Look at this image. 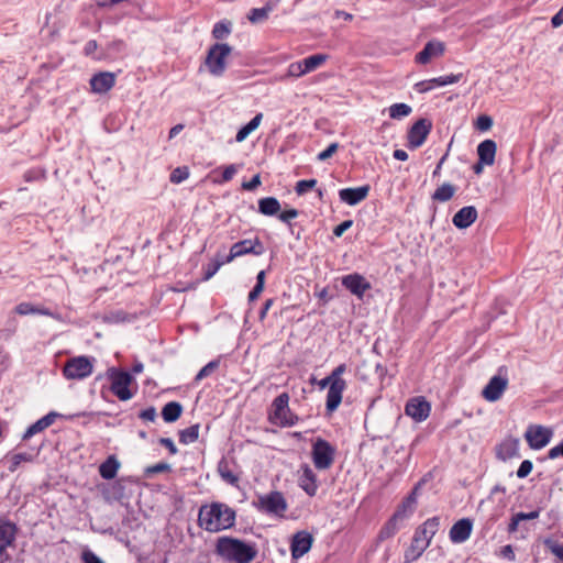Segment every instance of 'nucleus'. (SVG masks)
Here are the masks:
<instances>
[{
	"mask_svg": "<svg viewBox=\"0 0 563 563\" xmlns=\"http://www.w3.org/2000/svg\"><path fill=\"white\" fill-rule=\"evenodd\" d=\"M18 532V527L10 520L0 519V554L5 552L7 548L13 544Z\"/></svg>",
	"mask_w": 563,
	"mask_h": 563,
	"instance_id": "aec40b11",
	"label": "nucleus"
},
{
	"mask_svg": "<svg viewBox=\"0 0 563 563\" xmlns=\"http://www.w3.org/2000/svg\"><path fill=\"white\" fill-rule=\"evenodd\" d=\"M107 375L111 380L110 390L121 401L130 400L133 397V394L129 388L130 384L133 380V377L130 373L122 369H118L115 367H111L108 369Z\"/></svg>",
	"mask_w": 563,
	"mask_h": 563,
	"instance_id": "0eeeda50",
	"label": "nucleus"
},
{
	"mask_svg": "<svg viewBox=\"0 0 563 563\" xmlns=\"http://www.w3.org/2000/svg\"><path fill=\"white\" fill-rule=\"evenodd\" d=\"M497 145L493 140H485L477 146V155L481 163L492 166L495 163Z\"/></svg>",
	"mask_w": 563,
	"mask_h": 563,
	"instance_id": "393cba45",
	"label": "nucleus"
},
{
	"mask_svg": "<svg viewBox=\"0 0 563 563\" xmlns=\"http://www.w3.org/2000/svg\"><path fill=\"white\" fill-rule=\"evenodd\" d=\"M475 125L479 131H487L493 126V119L489 115L482 114L477 118Z\"/></svg>",
	"mask_w": 563,
	"mask_h": 563,
	"instance_id": "09e8293b",
	"label": "nucleus"
},
{
	"mask_svg": "<svg viewBox=\"0 0 563 563\" xmlns=\"http://www.w3.org/2000/svg\"><path fill=\"white\" fill-rule=\"evenodd\" d=\"M317 185V179H302L296 184L295 190L297 195H303Z\"/></svg>",
	"mask_w": 563,
	"mask_h": 563,
	"instance_id": "a18cd8bd",
	"label": "nucleus"
},
{
	"mask_svg": "<svg viewBox=\"0 0 563 563\" xmlns=\"http://www.w3.org/2000/svg\"><path fill=\"white\" fill-rule=\"evenodd\" d=\"M444 51L445 46L442 42L430 41L424 45L423 49L416 55V62L426 65L433 58L442 56Z\"/></svg>",
	"mask_w": 563,
	"mask_h": 563,
	"instance_id": "f3484780",
	"label": "nucleus"
},
{
	"mask_svg": "<svg viewBox=\"0 0 563 563\" xmlns=\"http://www.w3.org/2000/svg\"><path fill=\"white\" fill-rule=\"evenodd\" d=\"M264 252V245L258 238H255L254 240H242L234 243L231 246L229 255L225 256V262H232L234 258L246 254H253L258 256L262 255Z\"/></svg>",
	"mask_w": 563,
	"mask_h": 563,
	"instance_id": "9b49d317",
	"label": "nucleus"
},
{
	"mask_svg": "<svg viewBox=\"0 0 563 563\" xmlns=\"http://www.w3.org/2000/svg\"><path fill=\"white\" fill-rule=\"evenodd\" d=\"M91 91L95 93H106L115 85V74L111 71H100L95 74L89 80Z\"/></svg>",
	"mask_w": 563,
	"mask_h": 563,
	"instance_id": "dca6fc26",
	"label": "nucleus"
},
{
	"mask_svg": "<svg viewBox=\"0 0 563 563\" xmlns=\"http://www.w3.org/2000/svg\"><path fill=\"white\" fill-rule=\"evenodd\" d=\"M232 23L228 20L217 22L212 29V36L216 40H222L231 33Z\"/></svg>",
	"mask_w": 563,
	"mask_h": 563,
	"instance_id": "c9c22d12",
	"label": "nucleus"
},
{
	"mask_svg": "<svg viewBox=\"0 0 563 563\" xmlns=\"http://www.w3.org/2000/svg\"><path fill=\"white\" fill-rule=\"evenodd\" d=\"M227 263L228 262H225V257H223V258L217 257V258L212 260L210 263H208L207 266L205 267L203 280H209L211 277H213L217 274V272L220 269V267Z\"/></svg>",
	"mask_w": 563,
	"mask_h": 563,
	"instance_id": "58836bf2",
	"label": "nucleus"
},
{
	"mask_svg": "<svg viewBox=\"0 0 563 563\" xmlns=\"http://www.w3.org/2000/svg\"><path fill=\"white\" fill-rule=\"evenodd\" d=\"M280 211V203L277 198L275 197H265L258 200V212L273 217L278 216Z\"/></svg>",
	"mask_w": 563,
	"mask_h": 563,
	"instance_id": "cd10ccee",
	"label": "nucleus"
},
{
	"mask_svg": "<svg viewBox=\"0 0 563 563\" xmlns=\"http://www.w3.org/2000/svg\"><path fill=\"white\" fill-rule=\"evenodd\" d=\"M553 432L551 429L540 424H531L527 428L525 438L529 446L533 450H540L551 441Z\"/></svg>",
	"mask_w": 563,
	"mask_h": 563,
	"instance_id": "f8f14e48",
	"label": "nucleus"
},
{
	"mask_svg": "<svg viewBox=\"0 0 563 563\" xmlns=\"http://www.w3.org/2000/svg\"><path fill=\"white\" fill-rule=\"evenodd\" d=\"M253 507L258 511L277 517H284L287 510V501L284 495L278 490L269 492L265 495H260L257 500L252 503Z\"/></svg>",
	"mask_w": 563,
	"mask_h": 563,
	"instance_id": "39448f33",
	"label": "nucleus"
},
{
	"mask_svg": "<svg viewBox=\"0 0 563 563\" xmlns=\"http://www.w3.org/2000/svg\"><path fill=\"white\" fill-rule=\"evenodd\" d=\"M120 465L121 464H120V462H119V460L117 459L115 455H109L106 459V461H103L100 464V466H99V474L106 481L113 479L117 476V474H118Z\"/></svg>",
	"mask_w": 563,
	"mask_h": 563,
	"instance_id": "bb28decb",
	"label": "nucleus"
},
{
	"mask_svg": "<svg viewBox=\"0 0 563 563\" xmlns=\"http://www.w3.org/2000/svg\"><path fill=\"white\" fill-rule=\"evenodd\" d=\"M439 527L440 519L433 517L424 521V523L416 530L411 545L405 553L406 562L417 560L424 552Z\"/></svg>",
	"mask_w": 563,
	"mask_h": 563,
	"instance_id": "7ed1b4c3",
	"label": "nucleus"
},
{
	"mask_svg": "<svg viewBox=\"0 0 563 563\" xmlns=\"http://www.w3.org/2000/svg\"><path fill=\"white\" fill-rule=\"evenodd\" d=\"M400 522L399 520H395L394 517L386 523V526L382 529L379 536L382 539L391 537L398 529L397 525Z\"/></svg>",
	"mask_w": 563,
	"mask_h": 563,
	"instance_id": "49530a36",
	"label": "nucleus"
},
{
	"mask_svg": "<svg viewBox=\"0 0 563 563\" xmlns=\"http://www.w3.org/2000/svg\"><path fill=\"white\" fill-rule=\"evenodd\" d=\"M351 227H352V220H345L334 228L333 234L335 236H341Z\"/></svg>",
	"mask_w": 563,
	"mask_h": 563,
	"instance_id": "e2e57ef3",
	"label": "nucleus"
},
{
	"mask_svg": "<svg viewBox=\"0 0 563 563\" xmlns=\"http://www.w3.org/2000/svg\"><path fill=\"white\" fill-rule=\"evenodd\" d=\"M431 406L423 397H415L410 399L406 407L405 412L417 422L424 421L430 415Z\"/></svg>",
	"mask_w": 563,
	"mask_h": 563,
	"instance_id": "2eb2a0df",
	"label": "nucleus"
},
{
	"mask_svg": "<svg viewBox=\"0 0 563 563\" xmlns=\"http://www.w3.org/2000/svg\"><path fill=\"white\" fill-rule=\"evenodd\" d=\"M172 471L170 464L166 462H159L157 464L147 466L144 471L145 476L150 477L158 473H168Z\"/></svg>",
	"mask_w": 563,
	"mask_h": 563,
	"instance_id": "79ce46f5",
	"label": "nucleus"
},
{
	"mask_svg": "<svg viewBox=\"0 0 563 563\" xmlns=\"http://www.w3.org/2000/svg\"><path fill=\"white\" fill-rule=\"evenodd\" d=\"M327 60V55L324 54H314L310 55L302 59V66H305V69L308 73L317 69L319 66H321Z\"/></svg>",
	"mask_w": 563,
	"mask_h": 563,
	"instance_id": "72a5a7b5",
	"label": "nucleus"
},
{
	"mask_svg": "<svg viewBox=\"0 0 563 563\" xmlns=\"http://www.w3.org/2000/svg\"><path fill=\"white\" fill-rule=\"evenodd\" d=\"M477 219V210L473 206L461 208L453 217L452 222L459 229H466Z\"/></svg>",
	"mask_w": 563,
	"mask_h": 563,
	"instance_id": "412c9836",
	"label": "nucleus"
},
{
	"mask_svg": "<svg viewBox=\"0 0 563 563\" xmlns=\"http://www.w3.org/2000/svg\"><path fill=\"white\" fill-rule=\"evenodd\" d=\"M40 452V448L35 451V453L32 452H21V453H14L10 457V465L8 470L13 473L15 472L21 463H30L33 462L36 455Z\"/></svg>",
	"mask_w": 563,
	"mask_h": 563,
	"instance_id": "7c9ffc66",
	"label": "nucleus"
},
{
	"mask_svg": "<svg viewBox=\"0 0 563 563\" xmlns=\"http://www.w3.org/2000/svg\"><path fill=\"white\" fill-rule=\"evenodd\" d=\"M189 177V169L186 166L175 168L169 176L173 184H180Z\"/></svg>",
	"mask_w": 563,
	"mask_h": 563,
	"instance_id": "37998d69",
	"label": "nucleus"
},
{
	"mask_svg": "<svg viewBox=\"0 0 563 563\" xmlns=\"http://www.w3.org/2000/svg\"><path fill=\"white\" fill-rule=\"evenodd\" d=\"M307 71L305 69V66H302V60L294 62L289 64L287 68V77H300L302 75H306Z\"/></svg>",
	"mask_w": 563,
	"mask_h": 563,
	"instance_id": "c03bdc74",
	"label": "nucleus"
},
{
	"mask_svg": "<svg viewBox=\"0 0 563 563\" xmlns=\"http://www.w3.org/2000/svg\"><path fill=\"white\" fill-rule=\"evenodd\" d=\"M548 456H549V459H552V460H554L559 456H563V442H561L560 444L550 449Z\"/></svg>",
	"mask_w": 563,
	"mask_h": 563,
	"instance_id": "338daca9",
	"label": "nucleus"
},
{
	"mask_svg": "<svg viewBox=\"0 0 563 563\" xmlns=\"http://www.w3.org/2000/svg\"><path fill=\"white\" fill-rule=\"evenodd\" d=\"M98 49V43L96 40H90L86 43L84 47V53L87 56L92 55Z\"/></svg>",
	"mask_w": 563,
	"mask_h": 563,
	"instance_id": "774afa93",
	"label": "nucleus"
},
{
	"mask_svg": "<svg viewBox=\"0 0 563 563\" xmlns=\"http://www.w3.org/2000/svg\"><path fill=\"white\" fill-rule=\"evenodd\" d=\"M236 511L220 501L205 504L199 508L198 526L208 532H220L235 525Z\"/></svg>",
	"mask_w": 563,
	"mask_h": 563,
	"instance_id": "f257e3e1",
	"label": "nucleus"
},
{
	"mask_svg": "<svg viewBox=\"0 0 563 563\" xmlns=\"http://www.w3.org/2000/svg\"><path fill=\"white\" fill-rule=\"evenodd\" d=\"M235 174H236L235 166L233 164L228 165L222 172V181H224V183L230 181Z\"/></svg>",
	"mask_w": 563,
	"mask_h": 563,
	"instance_id": "680f3d73",
	"label": "nucleus"
},
{
	"mask_svg": "<svg viewBox=\"0 0 563 563\" xmlns=\"http://www.w3.org/2000/svg\"><path fill=\"white\" fill-rule=\"evenodd\" d=\"M140 561L141 563H167V559L157 553L146 555L142 558Z\"/></svg>",
	"mask_w": 563,
	"mask_h": 563,
	"instance_id": "13d9d810",
	"label": "nucleus"
},
{
	"mask_svg": "<svg viewBox=\"0 0 563 563\" xmlns=\"http://www.w3.org/2000/svg\"><path fill=\"white\" fill-rule=\"evenodd\" d=\"M220 365V361L219 360H213L211 362H209L208 364H206L196 375L195 377V382H200L202 380L203 378L208 377L209 375H211Z\"/></svg>",
	"mask_w": 563,
	"mask_h": 563,
	"instance_id": "ea45409f",
	"label": "nucleus"
},
{
	"mask_svg": "<svg viewBox=\"0 0 563 563\" xmlns=\"http://www.w3.org/2000/svg\"><path fill=\"white\" fill-rule=\"evenodd\" d=\"M411 111V107L406 103H394L389 107V117L399 120L409 115Z\"/></svg>",
	"mask_w": 563,
	"mask_h": 563,
	"instance_id": "e433bc0d",
	"label": "nucleus"
},
{
	"mask_svg": "<svg viewBox=\"0 0 563 563\" xmlns=\"http://www.w3.org/2000/svg\"><path fill=\"white\" fill-rule=\"evenodd\" d=\"M159 444L165 446L173 455H175L178 452L174 441L170 438H161Z\"/></svg>",
	"mask_w": 563,
	"mask_h": 563,
	"instance_id": "052dcab7",
	"label": "nucleus"
},
{
	"mask_svg": "<svg viewBox=\"0 0 563 563\" xmlns=\"http://www.w3.org/2000/svg\"><path fill=\"white\" fill-rule=\"evenodd\" d=\"M462 77H463V74H451L448 76L432 78L431 81L433 82V86L442 87V86L459 82L462 79Z\"/></svg>",
	"mask_w": 563,
	"mask_h": 563,
	"instance_id": "a19ab883",
	"label": "nucleus"
},
{
	"mask_svg": "<svg viewBox=\"0 0 563 563\" xmlns=\"http://www.w3.org/2000/svg\"><path fill=\"white\" fill-rule=\"evenodd\" d=\"M58 417H62V415L56 411L48 412L47 415H45L44 417H42L41 419H38L34 423H32L25 430V432L22 435V440L26 441V440L31 439L33 435H35L36 433L44 431L49 426H52L55 422L56 418H58Z\"/></svg>",
	"mask_w": 563,
	"mask_h": 563,
	"instance_id": "6ab92c4d",
	"label": "nucleus"
},
{
	"mask_svg": "<svg viewBox=\"0 0 563 563\" xmlns=\"http://www.w3.org/2000/svg\"><path fill=\"white\" fill-rule=\"evenodd\" d=\"M15 311L19 313V314H29V313H35L37 312V308L32 306L31 303H27V302H22L20 305L16 306L15 308Z\"/></svg>",
	"mask_w": 563,
	"mask_h": 563,
	"instance_id": "4d7b16f0",
	"label": "nucleus"
},
{
	"mask_svg": "<svg viewBox=\"0 0 563 563\" xmlns=\"http://www.w3.org/2000/svg\"><path fill=\"white\" fill-rule=\"evenodd\" d=\"M343 388L344 382L342 379H333L327 395L325 406L329 412L334 411L341 404Z\"/></svg>",
	"mask_w": 563,
	"mask_h": 563,
	"instance_id": "4be33fe9",
	"label": "nucleus"
},
{
	"mask_svg": "<svg viewBox=\"0 0 563 563\" xmlns=\"http://www.w3.org/2000/svg\"><path fill=\"white\" fill-rule=\"evenodd\" d=\"M472 529L473 522L471 519H460L450 529V540L453 543H463L470 538Z\"/></svg>",
	"mask_w": 563,
	"mask_h": 563,
	"instance_id": "a211bd4d",
	"label": "nucleus"
},
{
	"mask_svg": "<svg viewBox=\"0 0 563 563\" xmlns=\"http://www.w3.org/2000/svg\"><path fill=\"white\" fill-rule=\"evenodd\" d=\"M432 129V123L428 119H419L409 130L408 132V143L411 148L420 147L427 140L430 131Z\"/></svg>",
	"mask_w": 563,
	"mask_h": 563,
	"instance_id": "ddd939ff",
	"label": "nucleus"
},
{
	"mask_svg": "<svg viewBox=\"0 0 563 563\" xmlns=\"http://www.w3.org/2000/svg\"><path fill=\"white\" fill-rule=\"evenodd\" d=\"M508 377L504 368H499L497 375L493 376L482 390V396L489 402H495L501 398L508 387Z\"/></svg>",
	"mask_w": 563,
	"mask_h": 563,
	"instance_id": "1a4fd4ad",
	"label": "nucleus"
},
{
	"mask_svg": "<svg viewBox=\"0 0 563 563\" xmlns=\"http://www.w3.org/2000/svg\"><path fill=\"white\" fill-rule=\"evenodd\" d=\"M93 364L88 356H76L69 358L63 368V375L67 379H84L91 375Z\"/></svg>",
	"mask_w": 563,
	"mask_h": 563,
	"instance_id": "6e6552de",
	"label": "nucleus"
},
{
	"mask_svg": "<svg viewBox=\"0 0 563 563\" xmlns=\"http://www.w3.org/2000/svg\"><path fill=\"white\" fill-rule=\"evenodd\" d=\"M333 379H334V378H333V376H332V375H330V376L324 377V378H322V379H320V380H318L316 377H311L310 382H311L312 384H318V385H319V387H320V389H324V388H325V387H328V386L330 387V385H331V383L333 382Z\"/></svg>",
	"mask_w": 563,
	"mask_h": 563,
	"instance_id": "0e129e2a",
	"label": "nucleus"
},
{
	"mask_svg": "<svg viewBox=\"0 0 563 563\" xmlns=\"http://www.w3.org/2000/svg\"><path fill=\"white\" fill-rule=\"evenodd\" d=\"M183 413V406L178 401L167 402L162 409V417L165 422H175Z\"/></svg>",
	"mask_w": 563,
	"mask_h": 563,
	"instance_id": "c85d7f7f",
	"label": "nucleus"
},
{
	"mask_svg": "<svg viewBox=\"0 0 563 563\" xmlns=\"http://www.w3.org/2000/svg\"><path fill=\"white\" fill-rule=\"evenodd\" d=\"M268 420L282 428L292 427L298 422V416L289 408V395L287 393H282L273 400Z\"/></svg>",
	"mask_w": 563,
	"mask_h": 563,
	"instance_id": "20e7f679",
	"label": "nucleus"
},
{
	"mask_svg": "<svg viewBox=\"0 0 563 563\" xmlns=\"http://www.w3.org/2000/svg\"><path fill=\"white\" fill-rule=\"evenodd\" d=\"M231 51L232 47L227 43H216L209 48L205 63L211 75L219 77L224 74L225 58Z\"/></svg>",
	"mask_w": 563,
	"mask_h": 563,
	"instance_id": "423d86ee",
	"label": "nucleus"
},
{
	"mask_svg": "<svg viewBox=\"0 0 563 563\" xmlns=\"http://www.w3.org/2000/svg\"><path fill=\"white\" fill-rule=\"evenodd\" d=\"M218 473H219V476L222 478V481H224L225 483L232 485V486H238L239 484V476L233 473V471L231 470L230 465H229V462L222 457L219 463H218Z\"/></svg>",
	"mask_w": 563,
	"mask_h": 563,
	"instance_id": "c756f323",
	"label": "nucleus"
},
{
	"mask_svg": "<svg viewBox=\"0 0 563 563\" xmlns=\"http://www.w3.org/2000/svg\"><path fill=\"white\" fill-rule=\"evenodd\" d=\"M81 560L84 563H104L95 552L91 550H85L81 553Z\"/></svg>",
	"mask_w": 563,
	"mask_h": 563,
	"instance_id": "603ef678",
	"label": "nucleus"
},
{
	"mask_svg": "<svg viewBox=\"0 0 563 563\" xmlns=\"http://www.w3.org/2000/svg\"><path fill=\"white\" fill-rule=\"evenodd\" d=\"M298 210L297 209H287V210H284L283 212H279L278 213V219L288 224L289 227L291 225V220L297 218L298 217Z\"/></svg>",
	"mask_w": 563,
	"mask_h": 563,
	"instance_id": "de8ad7c7",
	"label": "nucleus"
},
{
	"mask_svg": "<svg viewBox=\"0 0 563 563\" xmlns=\"http://www.w3.org/2000/svg\"><path fill=\"white\" fill-rule=\"evenodd\" d=\"M313 537L306 530L297 531L290 542L291 558L297 560L308 553L312 547Z\"/></svg>",
	"mask_w": 563,
	"mask_h": 563,
	"instance_id": "4468645a",
	"label": "nucleus"
},
{
	"mask_svg": "<svg viewBox=\"0 0 563 563\" xmlns=\"http://www.w3.org/2000/svg\"><path fill=\"white\" fill-rule=\"evenodd\" d=\"M125 43L122 40H115L109 43L106 47L108 54H120L124 51Z\"/></svg>",
	"mask_w": 563,
	"mask_h": 563,
	"instance_id": "8fccbe9b",
	"label": "nucleus"
},
{
	"mask_svg": "<svg viewBox=\"0 0 563 563\" xmlns=\"http://www.w3.org/2000/svg\"><path fill=\"white\" fill-rule=\"evenodd\" d=\"M417 489L418 487H415V489L406 497V499L398 507V509L393 516L395 520L404 521L415 511L417 504Z\"/></svg>",
	"mask_w": 563,
	"mask_h": 563,
	"instance_id": "a878e982",
	"label": "nucleus"
},
{
	"mask_svg": "<svg viewBox=\"0 0 563 563\" xmlns=\"http://www.w3.org/2000/svg\"><path fill=\"white\" fill-rule=\"evenodd\" d=\"M338 145L335 143L330 144L324 151L318 154V158L320 161H324L329 158L336 150Z\"/></svg>",
	"mask_w": 563,
	"mask_h": 563,
	"instance_id": "69168bd1",
	"label": "nucleus"
},
{
	"mask_svg": "<svg viewBox=\"0 0 563 563\" xmlns=\"http://www.w3.org/2000/svg\"><path fill=\"white\" fill-rule=\"evenodd\" d=\"M371 289V284L363 276L354 273V296L363 299L366 291Z\"/></svg>",
	"mask_w": 563,
	"mask_h": 563,
	"instance_id": "4c0bfd02",
	"label": "nucleus"
},
{
	"mask_svg": "<svg viewBox=\"0 0 563 563\" xmlns=\"http://www.w3.org/2000/svg\"><path fill=\"white\" fill-rule=\"evenodd\" d=\"M299 486L311 497L317 493L318 485L316 474L308 465L301 467Z\"/></svg>",
	"mask_w": 563,
	"mask_h": 563,
	"instance_id": "b1692460",
	"label": "nucleus"
},
{
	"mask_svg": "<svg viewBox=\"0 0 563 563\" xmlns=\"http://www.w3.org/2000/svg\"><path fill=\"white\" fill-rule=\"evenodd\" d=\"M368 191H369V186L368 185L354 188V205H356L360 201H362L363 199H365V197L367 196Z\"/></svg>",
	"mask_w": 563,
	"mask_h": 563,
	"instance_id": "5fc2aeb1",
	"label": "nucleus"
},
{
	"mask_svg": "<svg viewBox=\"0 0 563 563\" xmlns=\"http://www.w3.org/2000/svg\"><path fill=\"white\" fill-rule=\"evenodd\" d=\"M269 11L265 8H253L247 13V20L252 24L263 23L268 19Z\"/></svg>",
	"mask_w": 563,
	"mask_h": 563,
	"instance_id": "f704fd0d",
	"label": "nucleus"
},
{
	"mask_svg": "<svg viewBox=\"0 0 563 563\" xmlns=\"http://www.w3.org/2000/svg\"><path fill=\"white\" fill-rule=\"evenodd\" d=\"M455 191L456 188L453 185L444 183L433 192L432 199L439 202H445L454 196Z\"/></svg>",
	"mask_w": 563,
	"mask_h": 563,
	"instance_id": "2f4dec72",
	"label": "nucleus"
},
{
	"mask_svg": "<svg viewBox=\"0 0 563 563\" xmlns=\"http://www.w3.org/2000/svg\"><path fill=\"white\" fill-rule=\"evenodd\" d=\"M199 423L192 424L184 430H180L179 435V442L181 444H189L198 440L199 438Z\"/></svg>",
	"mask_w": 563,
	"mask_h": 563,
	"instance_id": "473e14b6",
	"label": "nucleus"
},
{
	"mask_svg": "<svg viewBox=\"0 0 563 563\" xmlns=\"http://www.w3.org/2000/svg\"><path fill=\"white\" fill-rule=\"evenodd\" d=\"M433 87L434 86H433V82L431 81V79L422 80L415 85V90L418 91L419 93H424V92H428L429 90H431Z\"/></svg>",
	"mask_w": 563,
	"mask_h": 563,
	"instance_id": "bf43d9fd",
	"label": "nucleus"
},
{
	"mask_svg": "<svg viewBox=\"0 0 563 563\" xmlns=\"http://www.w3.org/2000/svg\"><path fill=\"white\" fill-rule=\"evenodd\" d=\"M261 185V176L256 174L251 180L242 183V188L247 191L256 189Z\"/></svg>",
	"mask_w": 563,
	"mask_h": 563,
	"instance_id": "6e6d98bb",
	"label": "nucleus"
},
{
	"mask_svg": "<svg viewBox=\"0 0 563 563\" xmlns=\"http://www.w3.org/2000/svg\"><path fill=\"white\" fill-rule=\"evenodd\" d=\"M216 553L222 559L235 563H250L256 555L254 544H249L232 537H220L216 543Z\"/></svg>",
	"mask_w": 563,
	"mask_h": 563,
	"instance_id": "f03ea898",
	"label": "nucleus"
},
{
	"mask_svg": "<svg viewBox=\"0 0 563 563\" xmlns=\"http://www.w3.org/2000/svg\"><path fill=\"white\" fill-rule=\"evenodd\" d=\"M532 471V462L529 460H525L521 462L519 468L517 470V476L519 478L527 477Z\"/></svg>",
	"mask_w": 563,
	"mask_h": 563,
	"instance_id": "3c124183",
	"label": "nucleus"
},
{
	"mask_svg": "<svg viewBox=\"0 0 563 563\" xmlns=\"http://www.w3.org/2000/svg\"><path fill=\"white\" fill-rule=\"evenodd\" d=\"M139 417L144 420V421H151V422H154L156 417H157V413H156V409L155 407L151 406L144 410H142L140 413H139Z\"/></svg>",
	"mask_w": 563,
	"mask_h": 563,
	"instance_id": "864d4df0",
	"label": "nucleus"
},
{
	"mask_svg": "<svg viewBox=\"0 0 563 563\" xmlns=\"http://www.w3.org/2000/svg\"><path fill=\"white\" fill-rule=\"evenodd\" d=\"M519 440L515 438L505 439L497 448V456L503 461L519 456Z\"/></svg>",
	"mask_w": 563,
	"mask_h": 563,
	"instance_id": "5701e85b",
	"label": "nucleus"
},
{
	"mask_svg": "<svg viewBox=\"0 0 563 563\" xmlns=\"http://www.w3.org/2000/svg\"><path fill=\"white\" fill-rule=\"evenodd\" d=\"M334 448L321 438H318L312 445V460L318 470H327L334 460Z\"/></svg>",
	"mask_w": 563,
	"mask_h": 563,
	"instance_id": "9d476101",
	"label": "nucleus"
}]
</instances>
